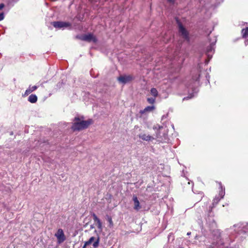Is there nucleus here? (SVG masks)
<instances>
[{
	"label": "nucleus",
	"instance_id": "6ab92c4d",
	"mask_svg": "<svg viewBox=\"0 0 248 248\" xmlns=\"http://www.w3.org/2000/svg\"><path fill=\"white\" fill-rule=\"evenodd\" d=\"M108 221L109 223V227H112L113 226V223L111 217H108Z\"/></svg>",
	"mask_w": 248,
	"mask_h": 248
},
{
	"label": "nucleus",
	"instance_id": "cd10ccee",
	"mask_svg": "<svg viewBox=\"0 0 248 248\" xmlns=\"http://www.w3.org/2000/svg\"><path fill=\"white\" fill-rule=\"evenodd\" d=\"M190 234H191L190 232H188L187 233V235H190Z\"/></svg>",
	"mask_w": 248,
	"mask_h": 248
},
{
	"label": "nucleus",
	"instance_id": "423d86ee",
	"mask_svg": "<svg viewBox=\"0 0 248 248\" xmlns=\"http://www.w3.org/2000/svg\"><path fill=\"white\" fill-rule=\"evenodd\" d=\"M220 191L219 193V196L218 197H216L214 200L213 202V205L217 204L220 199H222L225 195V189L223 188L222 186L220 184Z\"/></svg>",
	"mask_w": 248,
	"mask_h": 248
},
{
	"label": "nucleus",
	"instance_id": "a878e982",
	"mask_svg": "<svg viewBox=\"0 0 248 248\" xmlns=\"http://www.w3.org/2000/svg\"><path fill=\"white\" fill-rule=\"evenodd\" d=\"M4 7V5L3 3L0 4V10H1Z\"/></svg>",
	"mask_w": 248,
	"mask_h": 248
},
{
	"label": "nucleus",
	"instance_id": "9b49d317",
	"mask_svg": "<svg viewBox=\"0 0 248 248\" xmlns=\"http://www.w3.org/2000/svg\"><path fill=\"white\" fill-rule=\"evenodd\" d=\"M93 219L94 222H96L98 229L100 232H101L103 230V226L102 222H101L100 220L97 217L95 214L93 215Z\"/></svg>",
	"mask_w": 248,
	"mask_h": 248
},
{
	"label": "nucleus",
	"instance_id": "b1692460",
	"mask_svg": "<svg viewBox=\"0 0 248 248\" xmlns=\"http://www.w3.org/2000/svg\"><path fill=\"white\" fill-rule=\"evenodd\" d=\"M150 110L151 109H148L141 110H140V113L141 114H143V113H145V112L148 111V110Z\"/></svg>",
	"mask_w": 248,
	"mask_h": 248
},
{
	"label": "nucleus",
	"instance_id": "393cba45",
	"mask_svg": "<svg viewBox=\"0 0 248 248\" xmlns=\"http://www.w3.org/2000/svg\"><path fill=\"white\" fill-rule=\"evenodd\" d=\"M167 1L170 3H174L175 0H167Z\"/></svg>",
	"mask_w": 248,
	"mask_h": 248
},
{
	"label": "nucleus",
	"instance_id": "0eeeda50",
	"mask_svg": "<svg viewBox=\"0 0 248 248\" xmlns=\"http://www.w3.org/2000/svg\"><path fill=\"white\" fill-rule=\"evenodd\" d=\"M133 78L130 75H122L118 78V80L120 83L122 84H126L131 81Z\"/></svg>",
	"mask_w": 248,
	"mask_h": 248
},
{
	"label": "nucleus",
	"instance_id": "6e6552de",
	"mask_svg": "<svg viewBox=\"0 0 248 248\" xmlns=\"http://www.w3.org/2000/svg\"><path fill=\"white\" fill-rule=\"evenodd\" d=\"M80 39L83 41H86L88 42H96L97 40L95 36L89 33L87 34H85L82 36H81L80 37Z\"/></svg>",
	"mask_w": 248,
	"mask_h": 248
},
{
	"label": "nucleus",
	"instance_id": "a211bd4d",
	"mask_svg": "<svg viewBox=\"0 0 248 248\" xmlns=\"http://www.w3.org/2000/svg\"><path fill=\"white\" fill-rule=\"evenodd\" d=\"M151 93L155 98L158 94V92L156 89L152 88L151 90Z\"/></svg>",
	"mask_w": 248,
	"mask_h": 248
},
{
	"label": "nucleus",
	"instance_id": "f257e3e1",
	"mask_svg": "<svg viewBox=\"0 0 248 248\" xmlns=\"http://www.w3.org/2000/svg\"><path fill=\"white\" fill-rule=\"evenodd\" d=\"M93 123V121L91 119L84 120L83 116H78L75 118L71 128L73 131H81L86 129Z\"/></svg>",
	"mask_w": 248,
	"mask_h": 248
},
{
	"label": "nucleus",
	"instance_id": "39448f33",
	"mask_svg": "<svg viewBox=\"0 0 248 248\" xmlns=\"http://www.w3.org/2000/svg\"><path fill=\"white\" fill-rule=\"evenodd\" d=\"M217 42L216 37H214V41L212 42L209 46L207 48L206 54L208 58L211 59L212 56V53L214 51V46Z\"/></svg>",
	"mask_w": 248,
	"mask_h": 248
},
{
	"label": "nucleus",
	"instance_id": "ddd939ff",
	"mask_svg": "<svg viewBox=\"0 0 248 248\" xmlns=\"http://www.w3.org/2000/svg\"><path fill=\"white\" fill-rule=\"evenodd\" d=\"M243 38L245 39V44L247 46L248 44V27L242 30Z\"/></svg>",
	"mask_w": 248,
	"mask_h": 248
},
{
	"label": "nucleus",
	"instance_id": "20e7f679",
	"mask_svg": "<svg viewBox=\"0 0 248 248\" xmlns=\"http://www.w3.org/2000/svg\"><path fill=\"white\" fill-rule=\"evenodd\" d=\"M176 20L178 26L179 33L184 39L188 40V33L187 31L184 28L182 24L178 20Z\"/></svg>",
	"mask_w": 248,
	"mask_h": 248
},
{
	"label": "nucleus",
	"instance_id": "f3484780",
	"mask_svg": "<svg viewBox=\"0 0 248 248\" xmlns=\"http://www.w3.org/2000/svg\"><path fill=\"white\" fill-rule=\"evenodd\" d=\"M37 97L35 94H31L28 97V101L31 103H35L37 101Z\"/></svg>",
	"mask_w": 248,
	"mask_h": 248
},
{
	"label": "nucleus",
	"instance_id": "412c9836",
	"mask_svg": "<svg viewBox=\"0 0 248 248\" xmlns=\"http://www.w3.org/2000/svg\"><path fill=\"white\" fill-rule=\"evenodd\" d=\"M163 126H160L158 124L156 125H155L154 127V129H157V130H160L162 128H163Z\"/></svg>",
	"mask_w": 248,
	"mask_h": 248
},
{
	"label": "nucleus",
	"instance_id": "c85d7f7f",
	"mask_svg": "<svg viewBox=\"0 0 248 248\" xmlns=\"http://www.w3.org/2000/svg\"><path fill=\"white\" fill-rule=\"evenodd\" d=\"M156 137H157V138H158V137H159V135H158V133H157V134H156Z\"/></svg>",
	"mask_w": 248,
	"mask_h": 248
},
{
	"label": "nucleus",
	"instance_id": "5701e85b",
	"mask_svg": "<svg viewBox=\"0 0 248 248\" xmlns=\"http://www.w3.org/2000/svg\"><path fill=\"white\" fill-rule=\"evenodd\" d=\"M4 18V14L3 13H0V21L2 20Z\"/></svg>",
	"mask_w": 248,
	"mask_h": 248
},
{
	"label": "nucleus",
	"instance_id": "c756f323",
	"mask_svg": "<svg viewBox=\"0 0 248 248\" xmlns=\"http://www.w3.org/2000/svg\"><path fill=\"white\" fill-rule=\"evenodd\" d=\"M237 226V225H234V226H233V227L235 228V227H236Z\"/></svg>",
	"mask_w": 248,
	"mask_h": 248
},
{
	"label": "nucleus",
	"instance_id": "bb28decb",
	"mask_svg": "<svg viewBox=\"0 0 248 248\" xmlns=\"http://www.w3.org/2000/svg\"><path fill=\"white\" fill-rule=\"evenodd\" d=\"M145 108H148V109L154 108V106H148V107H146Z\"/></svg>",
	"mask_w": 248,
	"mask_h": 248
},
{
	"label": "nucleus",
	"instance_id": "f8f14e48",
	"mask_svg": "<svg viewBox=\"0 0 248 248\" xmlns=\"http://www.w3.org/2000/svg\"><path fill=\"white\" fill-rule=\"evenodd\" d=\"M133 201L134 202V209L137 211L139 210L141 208V206L137 196H134L133 197Z\"/></svg>",
	"mask_w": 248,
	"mask_h": 248
},
{
	"label": "nucleus",
	"instance_id": "2eb2a0df",
	"mask_svg": "<svg viewBox=\"0 0 248 248\" xmlns=\"http://www.w3.org/2000/svg\"><path fill=\"white\" fill-rule=\"evenodd\" d=\"M139 138L142 139V140L146 141H149L154 139V138L153 137L145 134L140 135Z\"/></svg>",
	"mask_w": 248,
	"mask_h": 248
},
{
	"label": "nucleus",
	"instance_id": "7ed1b4c3",
	"mask_svg": "<svg viewBox=\"0 0 248 248\" xmlns=\"http://www.w3.org/2000/svg\"><path fill=\"white\" fill-rule=\"evenodd\" d=\"M55 237L57 239V243L59 244L63 243L66 239V237L64 232L62 229H59L55 234Z\"/></svg>",
	"mask_w": 248,
	"mask_h": 248
},
{
	"label": "nucleus",
	"instance_id": "9d476101",
	"mask_svg": "<svg viewBox=\"0 0 248 248\" xmlns=\"http://www.w3.org/2000/svg\"><path fill=\"white\" fill-rule=\"evenodd\" d=\"M52 25L56 28L63 29L70 26V24L68 22L57 21L53 22Z\"/></svg>",
	"mask_w": 248,
	"mask_h": 248
},
{
	"label": "nucleus",
	"instance_id": "4be33fe9",
	"mask_svg": "<svg viewBox=\"0 0 248 248\" xmlns=\"http://www.w3.org/2000/svg\"><path fill=\"white\" fill-rule=\"evenodd\" d=\"M200 76L199 75L198 78H193V80L195 81V82L194 83L195 86H197L198 85V82H197V81L198 79L199 78Z\"/></svg>",
	"mask_w": 248,
	"mask_h": 248
},
{
	"label": "nucleus",
	"instance_id": "dca6fc26",
	"mask_svg": "<svg viewBox=\"0 0 248 248\" xmlns=\"http://www.w3.org/2000/svg\"><path fill=\"white\" fill-rule=\"evenodd\" d=\"M37 89V86H30L26 90L25 92V95H27L31 93L35 90Z\"/></svg>",
	"mask_w": 248,
	"mask_h": 248
},
{
	"label": "nucleus",
	"instance_id": "1a4fd4ad",
	"mask_svg": "<svg viewBox=\"0 0 248 248\" xmlns=\"http://www.w3.org/2000/svg\"><path fill=\"white\" fill-rule=\"evenodd\" d=\"M224 248H240L239 245H236L234 241L230 239L226 240L223 243Z\"/></svg>",
	"mask_w": 248,
	"mask_h": 248
},
{
	"label": "nucleus",
	"instance_id": "aec40b11",
	"mask_svg": "<svg viewBox=\"0 0 248 248\" xmlns=\"http://www.w3.org/2000/svg\"><path fill=\"white\" fill-rule=\"evenodd\" d=\"M148 101L149 103L153 104L155 101V98L154 97L148 98Z\"/></svg>",
	"mask_w": 248,
	"mask_h": 248
},
{
	"label": "nucleus",
	"instance_id": "4468645a",
	"mask_svg": "<svg viewBox=\"0 0 248 248\" xmlns=\"http://www.w3.org/2000/svg\"><path fill=\"white\" fill-rule=\"evenodd\" d=\"M189 89H192L193 93H190L189 95L187 97L184 98V100H185L186 98H192L194 96L195 94H196L198 93V88L197 87L196 88H195V87L194 88L193 85H189Z\"/></svg>",
	"mask_w": 248,
	"mask_h": 248
},
{
	"label": "nucleus",
	"instance_id": "f03ea898",
	"mask_svg": "<svg viewBox=\"0 0 248 248\" xmlns=\"http://www.w3.org/2000/svg\"><path fill=\"white\" fill-rule=\"evenodd\" d=\"M99 237L98 236H92L84 242L82 248H86L87 247L92 245L93 248H97L99 246Z\"/></svg>",
	"mask_w": 248,
	"mask_h": 248
}]
</instances>
